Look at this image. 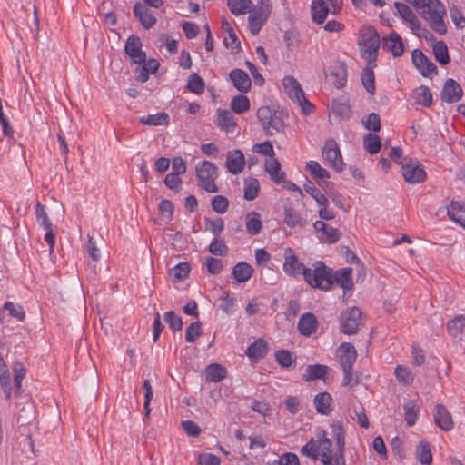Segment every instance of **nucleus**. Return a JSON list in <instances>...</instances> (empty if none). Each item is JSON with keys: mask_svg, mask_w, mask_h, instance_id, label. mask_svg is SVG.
<instances>
[{"mask_svg": "<svg viewBox=\"0 0 465 465\" xmlns=\"http://www.w3.org/2000/svg\"><path fill=\"white\" fill-rule=\"evenodd\" d=\"M316 440L312 438L301 450V453L312 460H320L322 465H346L345 448L335 445L326 430L317 428Z\"/></svg>", "mask_w": 465, "mask_h": 465, "instance_id": "obj_1", "label": "nucleus"}, {"mask_svg": "<svg viewBox=\"0 0 465 465\" xmlns=\"http://www.w3.org/2000/svg\"><path fill=\"white\" fill-rule=\"evenodd\" d=\"M419 10L435 32L440 35L447 33V25L444 22L446 9L440 0H426L425 5Z\"/></svg>", "mask_w": 465, "mask_h": 465, "instance_id": "obj_2", "label": "nucleus"}, {"mask_svg": "<svg viewBox=\"0 0 465 465\" xmlns=\"http://www.w3.org/2000/svg\"><path fill=\"white\" fill-rule=\"evenodd\" d=\"M284 117V112L272 111L268 106H262L257 110V118L264 133L269 136L284 132L286 128Z\"/></svg>", "mask_w": 465, "mask_h": 465, "instance_id": "obj_3", "label": "nucleus"}, {"mask_svg": "<svg viewBox=\"0 0 465 465\" xmlns=\"http://www.w3.org/2000/svg\"><path fill=\"white\" fill-rule=\"evenodd\" d=\"M303 279L310 286L323 291L329 290L333 283L331 270L322 261H317L313 262L312 268H307Z\"/></svg>", "mask_w": 465, "mask_h": 465, "instance_id": "obj_4", "label": "nucleus"}, {"mask_svg": "<svg viewBox=\"0 0 465 465\" xmlns=\"http://www.w3.org/2000/svg\"><path fill=\"white\" fill-rule=\"evenodd\" d=\"M195 175L198 185L207 193H217L219 191L215 183L218 178V168L209 161L200 162L195 167Z\"/></svg>", "mask_w": 465, "mask_h": 465, "instance_id": "obj_5", "label": "nucleus"}, {"mask_svg": "<svg viewBox=\"0 0 465 465\" xmlns=\"http://www.w3.org/2000/svg\"><path fill=\"white\" fill-rule=\"evenodd\" d=\"M380 36L376 30L371 27L365 28L359 40L361 56L369 63L376 60L380 48Z\"/></svg>", "mask_w": 465, "mask_h": 465, "instance_id": "obj_6", "label": "nucleus"}, {"mask_svg": "<svg viewBox=\"0 0 465 465\" xmlns=\"http://www.w3.org/2000/svg\"><path fill=\"white\" fill-rule=\"evenodd\" d=\"M341 8L342 0H312L311 5L312 21L317 25H322L328 14H339Z\"/></svg>", "mask_w": 465, "mask_h": 465, "instance_id": "obj_7", "label": "nucleus"}, {"mask_svg": "<svg viewBox=\"0 0 465 465\" xmlns=\"http://www.w3.org/2000/svg\"><path fill=\"white\" fill-rule=\"evenodd\" d=\"M282 84L288 96L301 106L305 114H309L312 112L313 105L307 100L301 84L294 77H284Z\"/></svg>", "mask_w": 465, "mask_h": 465, "instance_id": "obj_8", "label": "nucleus"}, {"mask_svg": "<svg viewBox=\"0 0 465 465\" xmlns=\"http://www.w3.org/2000/svg\"><path fill=\"white\" fill-rule=\"evenodd\" d=\"M361 322V312L358 307H352L341 314V331L345 334H354Z\"/></svg>", "mask_w": 465, "mask_h": 465, "instance_id": "obj_9", "label": "nucleus"}, {"mask_svg": "<svg viewBox=\"0 0 465 465\" xmlns=\"http://www.w3.org/2000/svg\"><path fill=\"white\" fill-rule=\"evenodd\" d=\"M322 157L336 172L340 173L343 170L342 157L339 149V145L334 140L330 139L326 141L322 149Z\"/></svg>", "mask_w": 465, "mask_h": 465, "instance_id": "obj_10", "label": "nucleus"}, {"mask_svg": "<svg viewBox=\"0 0 465 465\" xmlns=\"http://www.w3.org/2000/svg\"><path fill=\"white\" fill-rule=\"evenodd\" d=\"M282 269L287 275L294 278L301 275L303 276L304 271L307 270L304 264L299 261L298 256L290 247L284 249V262L282 264Z\"/></svg>", "mask_w": 465, "mask_h": 465, "instance_id": "obj_11", "label": "nucleus"}, {"mask_svg": "<svg viewBox=\"0 0 465 465\" xmlns=\"http://www.w3.org/2000/svg\"><path fill=\"white\" fill-rule=\"evenodd\" d=\"M124 52L134 64H141L145 62L146 54L142 50V41L136 35L127 38Z\"/></svg>", "mask_w": 465, "mask_h": 465, "instance_id": "obj_12", "label": "nucleus"}, {"mask_svg": "<svg viewBox=\"0 0 465 465\" xmlns=\"http://www.w3.org/2000/svg\"><path fill=\"white\" fill-rule=\"evenodd\" d=\"M395 8L400 15V16L409 24L411 31L418 36H421V32L425 30L422 29L421 24L418 16L412 12V10L403 3H395Z\"/></svg>", "mask_w": 465, "mask_h": 465, "instance_id": "obj_13", "label": "nucleus"}, {"mask_svg": "<svg viewBox=\"0 0 465 465\" xmlns=\"http://www.w3.org/2000/svg\"><path fill=\"white\" fill-rule=\"evenodd\" d=\"M401 168L404 180L409 183H423L426 179V172L417 161H411Z\"/></svg>", "mask_w": 465, "mask_h": 465, "instance_id": "obj_14", "label": "nucleus"}, {"mask_svg": "<svg viewBox=\"0 0 465 465\" xmlns=\"http://www.w3.org/2000/svg\"><path fill=\"white\" fill-rule=\"evenodd\" d=\"M314 230L319 233V239L324 243H335L341 238V232L338 229L328 225L323 221H316L313 223Z\"/></svg>", "mask_w": 465, "mask_h": 465, "instance_id": "obj_15", "label": "nucleus"}, {"mask_svg": "<svg viewBox=\"0 0 465 465\" xmlns=\"http://www.w3.org/2000/svg\"><path fill=\"white\" fill-rule=\"evenodd\" d=\"M336 355L341 369H352L357 358V351L351 343H341L337 349Z\"/></svg>", "mask_w": 465, "mask_h": 465, "instance_id": "obj_16", "label": "nucleus"}, {"mask_svg": "<svg viewBox=\"0 0 465 465\" xmlns=\"http://www.w3.org/2000/svg\"><path fill=\"white\" fill-rule=\"evenodd\" d=\"M412 61L423 76L430 77L437 74L436 65L421 51H413Z\"/></svg>", "mask_w": 465, "mask_h": 465, "instance_id": "obj_17", "label": "nucleus"}, {"mask_svg": "<svg viewBox=\"0 0 465 465\" xmlns=\"http://www.w3.org/2000/svg\"><path fill=\"white\" fill-rule=\"evenodd\" d=\"M463 94L461 86L452 78L447 79L440 93L443 102L452 104L461 99Z\"/></svg>", "mask_w": 465, "mask_h": 465, "instance_id": "obj_18", "label": "nucleus"}, {"mask_svg": "<svg viewBox=\"0 0 465 465\" xmlns=\"http://www.w3.org/2000/svg\"><path fill=\"white\" fill-rule=\"evenodd\" d=\"M434 421L441 430L450 431L453 429L451 414L442 404H436L433 412Z\"/></svg>", "mask_w": 465, "mask_h": 465, "instance_id": "obj_19", "label": "nucleus"}, {"mask_svg": "<svg viewBox=\"0 0 465 465\" xmlns=\"http://www.w3.org/2000/svg\"><path fill=\"white\" fill-rule=\"evenodd\" d=\"M226 167L232 174L240 173L245 165V158L241 150L230 151L226 156Z\"/></svg>", "mask_w": 465, "mask_h": 465, "instance_id": "obj_20", "label": "nucleus"}, {"mask_svg": "<svg viewBox=\"0 0 465 465\" xmlns=\"http://www.w3.org/2000/svg\"><path fill=\"white\" fill-rule=\"evenodd\" d=\"M249 13V29L252 35H257L266 22L270 12H265V10L252 7V11Z\"/></svg>", "mask_w": 465, "mask_h": 465, "instance_id": "obj_21", "label": "nucleus"}, {"mask_svg": "<svg viewBox=\"0 0 465 465\" xmlns=\"http://www.w3.org/2000/svg\"><path fill=\"white\" fill-rule=\"evenodd\" d=\"M230 79L233 86L242 93H247L252 86V80L242 69H233L230 72Z\"/></svg>", "mask_w": 465, "mask_h": 465, "instance_id": "obj_22", "label": "nucleus"}, {"mask_svg": "<svg viewBox=\"0 0 465 465\" xmlns=\"http://www.w3.org/2000/svg\"><path fill=\"white\" fill-rule=\"evenodd\" d=\"M134 14L139 19L142 25L146 29L151 28L156 23L155 16L153 15L148 8L141 3H136L134 5Z\"/></svg>", "mask_w": 465, "mask_h": 465, "instance_id": "obj_23", "label": "nucleus"}, {"mask_svg": "<svg viewBox=\"0 0 465 465\" xmlns=\"http://www.w3.org/2000/svg\"><path fill=\"white\" fill-rule=\"evenodd\" d=\"M283 221L288 227L305 226L306 221L302 218L301 214L291 204L285 203L283 205Z\"/></svg>", "mask_w": 465, "mask_h": 465, "instance_id": "obj_24", "label": "nucleus"}, {"mask_svg": "<svg viewBox=\"0 0 465 465\" xmlns=\"http://www.w3.org/2000/svg\"><path fill=\"white\" fill-rule=\"evenodd\" d=\"M383 49L390 51L393 56H400L402 54L404 48L401 36L392 32L388 37L383 39Z\"/></svg>", "mask_w": 465, "mask_h": 465, "instance_id": "obj_25", "label": "nucleus"}, {"mask_svg": "<svg viewBox=\"0 0 465 465\" xmlns=\"http://www.w3.org/2000/svg\"><path fill=\"white\" fill-rule=\"evenodd\" d=\"M351 274V268L340 269L334 274H332L333 282H335L339 286H341L343 289L344 292L351 291L353 288V281Z\"/></svg>", "mask_w": 465, "mask_h": 465, "instance_id": "obj_26", "label": "nucleus"}, {"mask_svg": "<svg viewBox=\"0 0 465 465\" xmlns=\"http://www.w3.org/2000/svg\"><path fill=\"white\" fill-rule=\"evenodd\" d=\"M265 171L274 183H280L284 182L285 173L281 170V164L276 158L270 157L266 160Z\"/></svg>", "mask_w": 465, "mask_h": 465, "instance_id": "obj_27", "label": "nucleus"}, {"mask_svg": "<svg viewBox=\"0 0 465 465\" xmlns=\"http://www.w3.org/2000/svg\"><path fill=\"white\" fill-rule=\"evenodd\" d=\"M217 125L225 132H232L237 125V123L229 110L218 109L217 111Z\"/></svg>", "mask_w": 465, "mask_h": 465, "instance_id": "obj_28", "label": "nucleus"}, {"mask_svg": "<svg viewBox=\"0 0 465 465\" xmlns=\"http://www.w3.org/2000/svg\"><path fill=\"white\" fill-rule=\"evenodd\" d=\"M317 328V320L312 313L303 314L298 322V329L304 336L312 335Z\"/></svg>", "mask_w": 465, "mask_h": 465, "instance_id": "obj_29", "label": "nucleus"}, {"mask_svg": "<svg viewBox=\"0 0 465 465\" xmlns=\"http://www.w3.org/2000/svg\"><path fill=\"white\" fill-rule=\"evenodd\" d=\"M313 403L317 412L321 414L328 415L332 411V397L328 392L318 393Z\"/></svg>", "mask_w": 465, "mask_h": 465, "instance_id": "obj_30", "label": "nucleus"}, {"mask_svg": "<svg viewBox=\"0 0 465 465\" xmlns=\"http://www.w3.org/2000/svg\"><path fill=\"white\" fill-rule=\"evenodd\" d=\"M268 351L267 341L263 339H258L247 348L246 355L251 359L260 360L266 356Z\"/></svg>", "mask_w": 465, "mask_h": 465, "instance_id": "obj_31", "label": "nucleus"}, {"mask_svg": "<svg viewBox=\"0 0 465 465\" xmlns=\"http://www.w3.org/2000/svg\"><path fill=\"white\" fill-rule=\"evenodd\" d=\"M330 430H331L330 434L331 436V439L332 440L333 443H335V445L345 448V445H346L345 434H346V432H345V429H344L342 422L340 420H333L330 424Z\"/></svg>", "mask_w": 465, "mask_h": 465, "instance_id": "obj_32", "label": "nucleus"}, {"mask_svg": "<svg viewBox=\"0 0 465 465\" xmlns=\"http://www.w3.org/2000/svg\"><path fill=\"white\" fill-rule=\"evenodd\" d=\"M246 232L251 235H256L261 232L262 220L261 215L257 212H249L245 215Z\"/></svg>", "mask_w": 465, "mask_h": 465, "instance_id": "obj_33", "label": "nucleus"}, {"mask_svg": "<svg viewBox=\"0 0 465 465\" xmlns=\"http://www.w3.org/2000/svg\"><path fill=\"white\" fill-rule=\"evenodd\" d=\"M253 269L247 262H238L232 268V276L237 282H245L252 275Z\"/></svg>", "mask_w": 465, "mask_h": 465, "instance_id": "obj_34", "label": "nucleus"}, {"mask_svg": "<svg viewBox=\"0 0 465 465\" xmlns=\"http://www.w3.org/2000/svg\"><path fill=\"white\" fill-rule=\"evenodd\" d=\"M325 75L330 77V81L337 88L343 87L347 81V72L343 64L338 65L330 73L325 72Z\"/></svg>", "mask_w": 465, "mask_h": 465, "instance_id": "obj_35", "label": "nucleus"}, {"mask_svg": "<svg viewBox=\"0 0 465 465\" xmlns=\"http://www.w3.org/2000/svg\"><path fill=\"white\" fill-rule=\"evenodd\" d=\"M448 333L457 338L465 332V316L457 315L453 319L450 320L446 323Z\"/></svg>", "mask_w": 465, "mask_h": 465, "instance_id": "obj_36", "label": "nucleus"}, {"mask_svg": "<svg viewBox=\"0 0 465 465\" xmlns=\"http://www.w3.org/2000/svg\"><path fill=\"white\" fill-rule=\"evenodd\" d=\"M448 215L453 222L465 228V205L451 202L448 207Z\"/></svg>", "mask_w": 465, "mask_h": 465, "instance_id": "obj_37", "label": "nucleus"}, {"mask_svg": "<svg viewBox=\"0 0 465 465\" xmlns=\"http://www.w3.org/2000/svg\"><path fill=\"white\" fill-rule=\"evenodd\" d=\"M230 11L235 15H244L252 11L253 3L252 0H227Z\"/></svg>", "mask_w": 465, "mask_h": 465, "instance_id": "obj_38", "label": "nucleus"}, {"mask_svg": "<svg viewBox=\"0 0 465 465\" xmlns=\"http://www.w3.org/2000/svg\"><path fill=\"white\" fill-rule=\"evenodd\" d=\"M139 122L143 124L152 125V126H159L163 125L166 126L170 124L169 114L162 112L155 114H149L147 116H143L139 119Z\"/></svg>", "mask_w": 465, "mask_h": 465, "instance_id": "obj_39", "label": "nucleus"}, {"mask_svg": "<svg viewBox=\"0 0 465 465\" xmlns=\"http://www.w3.org/2000/svg\"><path fill=\"white\" fill-rule=\"evenodd\" d=\"M328 367L322 364L309 365L306 369L305 373L302 375V379L305 381H312L315 380L323 379L327 373Z\"/></svg>", "mask_w": 465, "mask_h": 465, "instance_id": "obj_40", "label": "nucleus"}, {"mask_svg": "<svg viewBox=\"0 0 465 465\" xmlns=\"http://www.w3.org/2000/svg\"><path fill=\"white\" fill-rule=\"evenodd\" d=\"M226 377V370L218 363L209 365L205 370V378L211 382H220Z\"/></svg>", "mask_w": 465, "mask_h": 465, "instance_id": "obj_41", "label": "nucleus"}, {"mask_svg": "<svg viewBox=\"0 0 465 465\" xmlns=\"http://www.w3.org/2000/svg\"><path fill=\"white\" fill-rule=\"evenodd\" d=\"M435 59L442 65L450 63L448 46L443 41H436L432 45Z\"/></svg>", "mask_w": 465, "mask_h": 465, "instance_id": "obj_42", "label": "nucleus"}, {"mask_svg": "<svg viewBox=\"0 0 465 465\" xmlns=\"http://www.w3.org/2000/svg\"><path fill=\"white\" fill-rule=\"evenodd\" d=\"M363 147L370 154H376L381 148L380 137L371 133H368L363 137Z\"/></svg>", "mask_w": 465, "mask_h": 465, "instance_id": "obj_43", "label": "nucleus"}, {"mask_svg": "<svg viewBox=\"0 0 465 465\" xmlns=\"http://www.w3.org/2000/svg\"><path fill=\"white\" fill-rule=\"evenodd\" d=\"M415 103L422 106H430L432 103V94L429 87L421 85L413 91Z\"/></svg>", "mask_w": 465, "mask_h": 465, "instance_id": "obj_44", "label": "nucleus"}, {"mask_svg": "<svg viewBox=\"0 0 465 465\" xmlns=\"http://www.w3.org/2000/svg\"><path fill=\"white\" fill-rule=\"evenodd\" d=\"M417 460L424 465H430L432 462V454L430 446L426 441H420L416 449Z\"/></svg>", "mask_w": 465, "mask_h": 465, "instance_id": "obj_45", "label": "nucleus"}, {"mask_svg": "<svg viewBox=\"0 0 465 465\" xmlns=\"http://www.w3.org/2000/svg\"><path fill=\"white\" fill-rule=\"evenodd\" d=\"M405 421L409 426L416 423L419 414V407L414 401H408L403 405Z\"/></svg>", "mask_w": 465, "mask_h": 465, "instance_id": "obj_46", "label": "nucleus"}, {"mask_svg": "<svg viewBox=\"0 0 465 465\" xmlns=\"http://www.w3.org/2000/svg\"><path fill=\"white\" fill-rule=\"evenodd\" d=\"M190 265L188 262H181L175 265L169 272L173 282H178L185 280L190 272Z\"/></svg>", "mask_w": 465, "mask_h": 465, "instance_id": "obj_47", "label": "nucleus"}, {"mask_svg": "<svg viewBox=\"0 0 465 465\" xmlns=\"http://www.w3.org/2000/svg\"><path fill=\"white\" fill-rule=\"evenodd\" d=\"M232 110L238 114H241L250 108V100L243 94H238L232 97L231 101Z\"/></svg>", "mask_w": 465, "mask_h": 465, "instance_id": "obj_48", "label": "nucleus"}, {"mask_svg": "<svg viewBox=\"0 0 465 465\" xmlns=\"http://www.w3.org/2000/svg\"><path fill=\"white\" fill-rule=\"evenodd\" d=\"M303 187L305 192L309 193L319 205L329 204L327 197L317 187H315L311 181H307Z\"/></svg>", "mask_w": 465, "mask_h": 465, "instance_id": "obj_49", "label": "nucleus"}, {"mask_svg": "<svg viewBox=\"0 0 465 465\" xmlns=\"http://www.w3.org/2000/svg\"><path fill=\"white\" fill-rule=\"evenodd\" d=\"M204 81L196 74H192L188 78L187 88L190 92L201 94L204 92Z\"/></svg>", "mask_w": 465, "mask_h": 465, "instance_id": "obj_50", "label": "nucleus"}, {"mask_svg": "<svg viewBox=\"0 0 465 465\" xmlns=\"http://www.w3.org/2000/svg\"><path fill=\"white\" fill-rule=\"evenodd\" d=\"M394 374L398 381L403 385H411L413 382V375L407 367L399 365L396 367Z\"/></svg>", "mask_w": 465, "mask_h": 465, "instance_id": "obj_51", "label": "nucleus"}, {"mask_svg": "<svg viewBox=\"0 0 465 465\" xmlns=\"http://www.w3.org/2000/svg\"><path fill=\"white\" fill-rule=\"evenodd\" d=\"M306 170L315 179H328L330 177L329 173L324 168H322L316 161L308 162L306 164Z\"/></svg>", "mask_w": 465, "mask_h": 465, "instance_id": "obj_52", "label": "nucleus"}, {"mask_svg": "<svg viewBox=\"0 0 465 465\" xmlns=\"http://www.w3.org/2000/svg\"><path fill=\"white\" fill-rule=\"evenodd\" d=\"M260 191V183L257 179H252L244 184V199L247 201L254 200Z\"/></svg>", "mask_w": 465, "mask_h": 465, "instance_id": "obj_53", "label": "nucleus"}, {"mask_svg": "<svg viewBox=\"0 0 465 465\" xmlns=\"http://www.w3.org/2000/svg\"><path fill=\"white\" fill-rule=\"evenodd\" d=\"M268 465H300V460L295 453L286 452L279 459L269 461Z\"/></svg>", "mask_w": 465, "mask_h": 465, "instance_id": "obj_54", "label": "nucleus"}, {"mask_svg": "<svg viewBox=\"0 0 465 465\" xmlns=\"http://www.w3.org/2000/svg\"><path fill=\"white\" fill-rule=\"evenodd\" d=\"M158 208L161 215L166 221V223H169L173 220L174 205L170 200L163 199L160 202Z\"/></svg>", "mask_w": 465, "mask_h": 465, "instance_id": "obj_55", "label": "nucleus"}, {"mask_svg": "<svg viewBox=\"0 0 465 465\" xmlns=\"http://www.w3.org/2000/svg\"><path fill=\"white\" fill-rule=\"evenodd\" d=\"M449 10L450 18L455 25L458 28H463L465 26V16L461 8L456 5H451Z\"/></svg>", "mask_w": 465, "mask_h": 465, "instance_id": "obj_56", "label": "nucleus"}, {"mask_svg": "<svg viewBox=\"0 0 465 465\" xmlns=\"http://www.w3.org/2000/svg\"><path fill=\"white\" fill-rule=\"evenodd\" d=\"M209 252L213 255L224 256L227 254L228 248L223 239L215 237L209 245Z\"/></svg>", "mask_w": 465, "mask_h": 465, "instance_id": "obj_57", "label": "nucleus"}, {"mask_svg": "<svg viewBox=\"0 0 465 465\" xmlns=\"http://www.w3.org/2000/svg\"><path fill=\"white\" fill-rule=\"evenodd\" d=\"M164 321L169 324L173 331H179L183 328L182 318L177 315L173 311H169L163 315Z\"/></svg>", "mask_w": 465, "mask_h": 465, "instance_id": "obj_58", "label": "nucleus"}, {"mask_svg": "<svg viewBox=\"0 0 465 465\" xmlns=\"http://www.w3.org/2000/svg\"><path fill=\"white\" fill-rule=\"evenodd\" d=\"M362 84L370 94H374V73L371 69L366 68L361 74Z\"/></svg>", "mask_w": 465, "mask_h": 465, "instance_id": "obj_59", "label": "nucleus"}, {"mask_svg": "<svg viewBox=\"0 0 465 465\" xmlns=\"http://www.w3.org/2000/svg\"><path fill=\"white\" fill-rule=\"evenodd\" d=\"M35 216L38 223L41 224L45 229H50V226H53L45 212V206L39 202H37L35 205Z\"/></svg>", "mask_w": 465, "mask_h": 465, "instance_id": "obj_60", "label": "nucleus"}, {"mask_svg": "<svg viewBox=\"0 0 465 465\" xmlns=\"http://www.w3.org/2000/svg\"><path fill=\"white\" fill-rule=\"evenodd\" d=\"M276 361L283 368H288L293 363L292 353L287 350H280L275 353Z\"/></svg>", "mask_w": 465, "mask_h": 465, "instance_id": "obj_61", "label": "nucleus"}, {"mask_svg": "<svg viewBox=\"0 0 465 465\" xmlns=\"http://www.w3.org/2000/svg\"><path fill=\"white\" fill-rule=\"evenodd\" d=\"M201 326L200 322H194L186 328L185 340L188 342H194L200 337Z\"/></svg>", "mask_w": 465, "mask_h": 465, "instance_id": "obj_62", "label": "nucleus"}, {"mask_svg": "<svg viewBox=\"0 0 465 465\" xmlns=\"http://www.w3.org/2000/svg\"><path fill=\"white\" fill-rule=\"evenodd\" d=\"M229 207V201L223 195H216L212 200V208L217 213H224Z\"/></svg>", "mask_w": 465, "mask_h": 465, "instance_id": "obj_63", "label": "nucleus"}, {"mask_svg": "<svg viewBox=\"0 0 465 465\" xmlns=\"http://www.w3.org/2000/svg\"><path fill=\"white\" fill-rule=\"evenodd\" d=\"M362 124L367 130L378 132L381 130V119L376 113L370 114L366 120H362Z\"/></svg>", "mask_w": 465, "mask_h": 465, "instance_id": "obj_64", "label": "nucleus"}]
</instances>
